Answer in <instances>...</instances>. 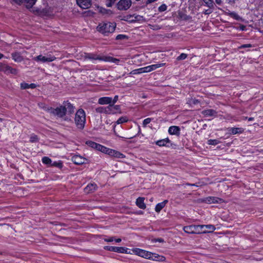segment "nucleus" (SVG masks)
<instances>
[{"mask_svg":"<svg viewBox=\"0 0 263 263\" xmlns=\"http://www.w3.org/2000/svg\"><path fill=\"white\" fill-rule=\"evenodd\" d=\"M199 225H191L183 227V230L189 234H200Z\"/></svg>","mask_w":263,"mask_h":263,"instance_id":"10","label":"nucleus"},{"mask_svg":"<svg viewBox=\"0 0 263 263\" xmlns=\"http://www.w3.org/2000/svg\"><path fill=\"white\" fill-rule=\"evenodd\" d=\"M133 17H134V19L132 20L131 21H138L141 23L146 22L145 18L143 16L140 15H134Z\"/></svg>","mask_w":263,"mask_h":263,"instance_id":"35","label":"nucleus"},{"mask_svg":"<svg viewBox=\"0 0 263 263\" xmlns=\"http://www.w3.org/2000/svg\"><path fill=\"white\" fill-rule=\"evenodd\" d=\"M171 143V140L168 138H166L163 139L159 140L155 142L156 145L160 147L165 146L169 147V144Z\"/></svg>","mask_w":263,"mask_h":263,"instance_id":"19","label":"nucleus"},{"mask_svg":"<svg viewBox=\"0 0 263 263\" xmlns=\"http://www.w3.org/2000/svg\"><path fill=\"white\" fill-rule=\"evenodd\" d=\"M204 3V6L212 9L214 6V2L213 0H202Z\"/></svg>","mask_w":263,"mask_h":263,"instance_id":"34","label":"nucleus"},{"mask_svg":"<svg viewBox=\"0 0 263 263\" xmlns=\"http://www.w3.org/2000/svg\"><path fill=\"white\" fill-rule=\"evenodd\" d=\"M37 140H38V138H37L36 135H32L30 136V141L31 142H35L37 141Z\"/></svg>","mask_w":263,"mask_h":263,"instance_id":"44","label":"nucleus"},{"mask_svg":"<svg viewBox=\"0 0 263 263\" xmlns=\"http://www.w3.org/2000/svg\"><path fill=\"white\" fill-rule=\"evenodd\" d=\"M187 185H195L194 184H190V183H187Z\"/></svg>","mask_w":263,"mask_h":263,"instance_id":"63","label":"nucleus"},{"mask_svg":"<svg viewBox=\"0 0 263 263\" xmlns=\"http://www.w3.org/2000/svg\"><path fill=\"white\" fill-rule=\"evenodd\" d=\"M95 110L97 113L107 114V106L97 107Z\"/></svg>","mask_w":263,"mask_h":263,"instance_id":"33","label":"nucleus"},{"mask_svg":"<svg viewBox=\"0 0 263 263\" xmlns=\"http://www.w3.org/2000/svg\"><path fill=\"white\" fill-rule=\"evenodd\" d=\"M168 202V200H165L163 201L158 203L155 206V211L157 213L160 212V211L165 206L166 204Z\"/></svg>","mask_w":263,"mask_h":263,"instance_id":"29","label":"nucleus"},{"mask_svg":"<svg viewBox=\"0 0 263 263\" xmlns=\"http://www.w3.org/2000/svg\"><path fill=\"white\" fill-rule=\"evenodd\" d=\"M108 2L106 3V6L110 7L112 6L113 4L116 1V0H107Z\"/></svg>","mask_w":263,"mask_h":263,"instance_id":"47","label":"nucleus"},{"mask_svg":"<svg viewBox=\"0 0 263 263\" xmlns=\"http://www.w3.org/2000/svg\"><path fill=\"white\" fill-rule=\"evenodd\" d=\"M100 152H101L104 154H108V155H109L110 156H112V157H114L116 158H125L124 155L121 153L120 152L115 151L114 149H112L107 148L103 145Z\"/></svg>","mask_w":263,"mask_h":263,"instance_id":"5","label":"nucleus"},{"mask_svg":"<svg viewBox=\"0 0 263 263\" xmlns=\"http://www.w3.org/2000/svg\"><path fill=\"white\" fill-rule=\"evenodd\" d=\"M229 130L231 134L235 135L237 134H242L244 132V129L241 127H232Z\"/></svg>","mask_w":263,"mask_h":263,"instance_id":"31","label":"nucleus"},{"mask_svg":"<svg viewBox=\"0 0 263 263\" xmlns=\"http://www.w3.org/2000/svg\"><path fill=\"white\" fill-rule=\"evenodd\" d=\"M104 240L106 242H112V241H113L114 240V237H110V238H105V239H104Z\"/></svg>","mask_w":263,"mask_h":263,"instance_id":"52","label":"nucleus"},{"mask_svg":"<svg viewBox=\"0 0 263 263\" xmlns=\"http://www.w3.org/2000/svg\"><path fill=\"white\" fill-rule=\"evenodd\" d=\"M71 161L77 165H81L88 163V160L86 158L80 155H74L71 158Z\"/></svg>","mask_w":263,"mask_h":263,"instance_id":"8","label":"nucleus"},{"mask_svg":"<svg viewBox=\"0 0 263 263\" xmlns=\"http://www.w3.org/2000/svg\"><path fill=\"white\" fill-rule=\"evenodd\" d=\"M165 65V63H160L153 64L146 67H141L135 70H133L130 72V74H138L143 73H146L151 72L159 67H162Z\"/></svg>","mask_w":263,"mask_h":263,"instance_id":"3","label":"nucleus"},{"mask_svg":"<svg viewBox=\"0 0 263 263\" xmlns=\"http://www.w3.org/2000/svg\"><path fill=\"white\" fill-rule=\"evenodd\" d=\"M104 56H100L93 53H84L83 58L85 60H99L102 61Z\"/></svg>","mask_w":263,"mask_h":263,"instance_id":"12","label":"nucleus"},{"mask_svg":"<svg viewBox=\"0 0 263 263\" xmlns=\"http://www.w3.org/2000/svg\"><path fill=\"white\" fill-rule=\"evenodd\" d=\"M37 0H24L23 5H24L27 8H31L33 5L35 4Z\"/></svg>","mask_w":263,"mask_h":263,"instance_id":"30","label":"nucleus"},{"mask_svg":"<svg viewBox=\"0 0 263 263\" xmlns=\"http://www.w3.org/2000/svg\"><path fill=\"white\" fill-rule=\"evenodd\" d=\"M202 114L205 117H216L217 112L216 110L212 109L204 110L202 111Z\"/></svg>","mask_w":263,"mask_h":263,"instance_id":"24","label":"nucleus"},{"mask_svg":"<svg viewBox=\"0 0 263 263\" xmlns=\"http://www.w3.org/2000/svg\"><path fill=\"white\" fill-rule=\"evenodd\" d=\"M36 14L42 16H47L49 14V10L48 8H45L43 9H37L36 10Z\"/></svg>","mask_w":263,"mask_h":263,"instance_id":"28","label":"nucleus"},{"mask_svg":"<svg viewBox=\"0 0 263 263\" xmlns=\"http://www.w3.org/2000/svg\"><path fill=\"white\" fill-rule=\"evenodd\" d=\"M74 107L70 103L67 102V112L72 114L74 112Z\"/></svg>","mask_w":263,"mask_h":263,"instance_id":"36","label":"nucleus"},{"mask_svg":"<svg viewBox=\"0 0 263 263\" xmlns=\"http://www.w3.org/2000/svg\"><path fill=\"white\" fill-rule=\"evenodd\" d=\"M252 45L250 44H243L239 47V48H245L252 47Z\"/></svg>","mask_w":263,"mask_h":263,"instance_id":"49","label":"nucleus"},{"mask_svg":"<svg viewBox=\"0 0 263 263\" xmlns=\"http://www.w3.org/2000/svg\"><path fill=\"white\" fill-rule=\"evenodd\" d=\"M128 119L127 117H125V116L121 117L118 119L116 123L118 124H122L123 123L127 122L128 121Z\"/></svg>","mask_w":263,"mask_h":263,"instance_id":"37","label":"nucleus"},{"mask_svg":"<svg viewBox=\"0 0 263 263\" xmlns=\"http://www.w3.org/2000/svg\"><path fill=\"white\" fill-rule=\"evenodd\" d=\"M132 251L133 253L141 257L147 259H151V255L152 252L142 250L139 248H134L132 250Z\"/></svg>","mask_w":263,"mask_h":263,"instance_id":"6","label":"nucleus"},{"mask_svg":"<svg viewBox=\"0 0 263 263\" xmlns=\"http://www.w3.org/2000/svg\"><path fill=\"white\" fill-rule=\"evenodd\" d=\"M21 87L23 89L29 88V84L26 83H22L21 84Z\"/></svg>","mask_w":263,"mask_h":263,"instance_id":"46","label":"nucleus"},{"mask_svg":"<svg viewBox=\"0 0 263 263\" xmlns=\"http://www.w3.org/2000/svg\"><path fill=\"white\" fill-rule=\"evenodd\" d=\"M74 124L79 130H82L85 126L86 122V113L83 109H78L74 119Z\"/></svg>","mask_w":263,"mask_h":263,"instance_id":"1","label":"nucleus"},{"mask_svg":"<svg viewBox=\"0 0 263 263\" xmlns=\"http://www.w3.org/2000/svg\"><path fill=\"white\" fill-rule=\"evenodd\" d=\"M98 8L99 10V12L102 14H107L108 13L109 11H110L109 10H107V9H106L104 8L101 7H98Z\"/></svg>","mask_w":263,"mask_h":263,"instance_id":"40","label":"nucleus"},{"mask_svg":"<svg viewBox=\"0 0 263 263\" xmlns=\"http://www.w3.org/2000/svg\"><path fill=\"white\" fill-rule=\"evenodd\" d=\"M4 57V55L2 53H0V60L2 59Z\"/></svg>","mask_w":263,"mask_h":263,"instance_id":"61","label":"nucleus"},{"mask_svg":"<svg viewBox=\"0 0 263 263\" xmlns=\"http://www.w3.org/2000/svg\"><path fill=\"white\" fill-rule=\"evenodd\" d=\"M168 132L171 135L179 136L180 133V128L177 126H171L169 127Z\"/></svg>","mask_w":263,"mask_h":263,"instance_id":"20","label":"nucleus"},{"mask_svg":"<svg viewBox=\"0 0 263 263\" xmlns=\"http://www.w3.org/2000/svg\"><path fill=\"white\" fill-rule=\"evenodd\" d=\"M132 17L131 15H127L126 16H124V18H123L122 20H124V21H128V20L129 18H130V17Z\"/></svg>","mask_w":263,"mask_h":263,"instance_id":"59","label":"nucleus"},{"mask_svg":"<svg viewBox=\"0 0 263 263\" xmlns=\"http://www.w3.org/2000/svg\"><path fill=\"white\" fill-rule=\"evenodd\" d=\"M128 37L124 34H118L116 37V39L117 40H124L127 39Z\"/></svg>","mask_w":263,"mask_h":263,"instance_id":"43","label":"nucleus"},{"mask_svg":"<svg viewBox=\"0 0 263 263\" xmlns=\"http://www.w3.org/2000/svg\"><path fill=\"white\" fill-rule=\"evenodd\" d=\"M167 6L163 4L159 7L158 11L161 12L165 11L167 9Z\"/></svg>","mask_w":263,"mask_h":263,"instance_id":"41","label":"nucleus"},{"mask_svg":"<svg viewBox=\"0 0 263 263\" xmlns=\"http://www.w3.org/2000/svg\"><path fill=\"white\" fill-rule=\"evenodd\" d=\"M189 17V16H186L185 17H184V19H187V18Z\"/></svg>","mask_w":263,"mask_h":263,"instance_id":"64","label":"nucleus"},{"mask_svg":"<svg viewBox=\"0 0 263 263\" xmlns=\"http://www.w3.org/2000/svg\"><path fill=\"white\" fill-rule=\"evenodd\" d=\"M254 120V118L251 117L248 119L249 121H253Z\"/></svg>","mask_w":263,"mask_h":263,"instance_id":"62","label":"nucleus"},{"mask_svg":"<svg viewBox=\"0 0 263 263\" xmlns=\"http://www.w3.org/2000/svg\"><path fill=\"white\" fill-rule=\"evenodd\" d=\"M152 121V119L150 118H147L144 119L143 121V126L144 127L146 126V125L149 124Z\"/></svg>","mask_w":263,"mask_h":263,"instance_id":"45","label":"nucleus"},{"mask_svg":"<svg viewBox=\"0 0 263 263\" xmlns=\"http://www.w3.org/2000/svg\"><path fill=\"white\" fill-rule=\"evenodd\" d=\"M154 242H164V240L162 238H159L155 239L154 240Z\"/></svg>","mask_w":263,"mask_h":263,"instance_id":"54","label":"nucleus"},{"mask_svg":"<svg viewBox=\"0 0 263 263\" xmlns=\"http://www.w3.org/2000/svg\"><path fill=\"white\" fill-rule=\"evenodd\" d=\"M205 201L208 203H221L223 200L221 198L215 197H208L205 198Z\"/></svg>","mask_w":263,"mask_h":263,"instance_id":"22","label":"nucleus"},{"mask_svg":"<svg viewBox=\"0 0 263 263\" xmlns=\"http://www.w3.org/2000/svg\"><path fill=\"white\" fill-rule=\"evenodd\" d=\"M42 162L47 164L49 166H57V163L56 162H54L53 163H52V160L50 158L48 157H43L42 159Z\"/></svg>","mask_w":263,"mask_h":263,"instance_id":"27","label":"nucleus"},{"mask_svg":"<svg viewBox=\"0 0 263 263\" xmlns=\"http://www.w3.org/2000/svg\"><path fill=\"white\" fill-rule=\"evenodd\" d=\"M187 57V55L185 53H182L177 58L178 61L183 60L185 59Z\"/></svg>","mask_w":263,"mask_h":263,"instance_id":"42","label":"nucleus"},{"mask_svg":"<svg viewBox=\"0 0 263 263\" xmlns=\"http://www.w3.org/2000/svg\"><path fill=\"white\" fill-rule=\"evenodd\" d=\"M220 143V141L217 139H210L208 141L209 145H216Z\"/></svg>","mask_w":263,"mask_h":263,"instance_id":"38","label":"nucleus"},{"mask_svg":"<svg viewBox=\"0 0 263 263\" xmlns=\"http://www.w3.org/2000/svg\"><path fill=\"white\" fill-rule=\"evenodd\" d=\"M44 109L48 112L57 116L58 117H62L66 114V108L65 106H60L54 109L50 107H45Z\"/></svg>","mask_w":263,"mask_h":263,"instance_id":"4","label":"nucleus"},{"mask_svg":"<svg viewBox=\"0 0 263 263\" xmlns=\"http://www.w3.org/2000/svg\"><path fill=\"white\" fill-rule=\"evenodd\" d=\"M144 198L138 197L136 200V205L141 209H145L146 208V204L144 203Z\"/></svg>","mask_w":263,"mask_h":263,"instance_id":"25","label":"nucleus"},{"mask_svg":"<svg viewBox=\"0 0 263 263\" xmlns=\"http://www.w3.org/2000/svg\"><path fill=\"white\" fill-rule=\"evenodd\" d=\"M215 2L217 4L220 5H221V4L222 3V0H215Z\"/></svg>","mask_w":263,"mask_h":263,"instance_id":"58","label":"nucleus"},{"mask_svg":"<svg viewBox=\"0 0 263 263\" xmlns=\"http://www.w3.org/2000/svg\"><path fill=\"white\" fill-rule=\"evenodd\" d=\"M103 61L118 64L119 62L120 61V60L111 57L104 56Z\"/></svg>","mask_w":263,"mask_h":263,"instance_id":"32","label":"nucleus"},{"mask_svg":"<svg viewBox=\"0 0 263 263\" xmlns=\"http://www.w3.org/2000/svg\"><path fill=\"white\" fill-rule=\"evenodd\" d=\"M200 233H211L216 229L215 227L212 224L199 225Z\"/></svg>","mask_w":263,"mask_h":263,"instance_id":"14","label":"nucleus"},{"mask_svg":"<svg viewBox=\"0 0 263 263\" xmlns=\"http://www.w3.org/2000/svg\"><path fill=\"white\" fill-rule=\"evenodd\" d=\"M85 144L88 147L99 151H101L103 146V145L90 140L86 141L85 142Z\"/></svg>","mask_w":263,"mask_h":263,"instance_id":"17","label":"nucleus"},{"mask_svg":"<svg viewBox=\"0 0 263 263\" xmlns=\"http://www.w3.org/2000/svg\"><path fill=\"white\" fill-rule=\"evenodd\" d=\"M151 260L162 262L165 261L166 258L164 256L159 255L158 254L152 253Z\"/></svg>","mask_w":263,"mask_h":263,"instance_id":"21","label":"nucleus"},{"mask_svg":"<svg viewBox=\"0 0 263 263\" xmlns=\"http://www.w3.org/2000/svg\"><path fill=\"white\" fill-rule=\"evenodd\" d=\"M114 240L116 242H120L121 241V239H120V238L114 239Z\"/></svg>","mask_w":263,"mask_h":263,"instance_id":"60","label":"nucleus"},{"mask_svg":"<svg viewBox=\"0 0 263 263\" xmlns=\"http://www.w3.org/2000/svg\"><path fill=\"white\" fill-rule=\"evenodd\" d=\"M104 249L108 250V251L118 252V253H126V254L129 253L128 252V249L127 248H124V247L105 246V247H104Z\"/></svg>","mask_w":263,"mask_h":263,"instance_id":"11","label":"nucleus"},{"mask_svg":"<svg viewBox=\"0 0 263 263\" xmlns=\"http://www.w3.org/2000/svg\"><path fill=\"white\" fill-rule=\"evenodd\" d=\"M131 5V0H120L117 4V7L119 10H126L130 8Z\"/></svg>","mask_w":263,"mask_h":263,"instance_id":"9","label":"nucleus"},{"mask_svg":"<svg viewBox=\"0 0 263 263\" xmlns=\"http://www.w3.org/2000/svg\"><path fill=\"white\" fill-rule=\"evenodd\" d=\"M229 15L236 20H239L240 19V16L236 13H235L234 12L230 13Z\"/></svg>","mask_w":263,"mask_h":263,"instance_id":"39","label":"nucleus"},{"mask_svg":"<svg viewBox=\"0 0 263 263\" xmlns=\"http://www.w3.org/2000/svg\"><path fill=\"white\" fill-rule=\"evenodd\" d=\"M227 1L228 2V3L229 4H234L235 3L236 0H227Z\"/></svg>","mask_w":263,"mask_h":263,"instance_id":"57","label":"nucleus"},{"mask_svg":"<svg viewBox=\"0 0 263 263\" xmlns=\"http://www.w3.org/2000/svg\"><path fill=\"white\" fill-rule=\"evenodd\" d=\"M246 27L245 25H240L238 27V29H239L240 30L243 31V30H246Z\"/></svg>","mask_w":263,"mask_h":263,"instance_id":"53","label":"nucleus"},{"mask_svg":"<svg viewBox=\"0 0 263 263\" xmlns=\"http://www.w3.org/2000/svg\"><path fill=\"white\" fill-rule=\"evenodd\" d=\"M77 4L83 9L89 8L91 5V0H76Z\"/></svg>","mask_w":263,"mask_h":263,"instance_id":"16","label":"nucleus"},{"mask_svg":"<svg viewBox=\"0 0 263 263\" xmlns=\"http://www.w3.org/2000/svg\"><path fill=\"white\" fill-rule=\"evenodd\" d=\"M212 12V11H210L209 10H205L204 12H203V13L204 14H211V13Z\"/></svg>","mask_w":263,"mask_h":263,"instance_id":"55","label":"nucleus"},{"mask_svg":"<svg viewBox=\"0 0 263 263\" xmlns=\"http://www.w3.org/2000/svg\"><path fill=\"white\" fill-rule=\"evenodd\" d=\"M112 98L109 97H103L98 99V103L100 105H110L112 102Z\"/></svg>","mask_w":263,"mask_h":263,"instance_id":"18","label":"nucleus"},{"mask_svg":"<svg viewBox=\"0 0 263 263\" xmlns=\"http://www.w3.org/2000/svg\"><path fill=\"white\" fill-rule=\"evenodd\" d=\"M120 106L118 105L110 104L107 106V114H116L120 112Z\"/></svg>","mask_w":263,"mask_h":263,"instance_id":"15","label":"nucleus"},{"mask_svg":"<svg viewBox=\"0 0 263 263\" xmlns=\"http://www.w3.org/2000/svg\"><path fill=\"white\" fill-rule=\"evenodd\" d=\"M13 2H14L16 4L18 5H23V1L24 0H13Z\"/></svg>","mask_w":263,"mask_h":263,"instance_id":"51","label":"nucleus"},{"mask_svg":"<svg viewBox=\"0 0 263 263\" xmlns=\"http://www.w3.org/2000/svg\"><path fill=\"white\" fill-rule=\"evenodd\" d=\"M116 27V24L115 23L102 22L98 26L97 30L104 35H108L109 33L114 32Z\"/></svg>","mask_w":263,"mask_h":263,"instance_id":"2","label":"nucleus"},{"mask_svg":"<svg viewBox=\"0 0 263 263\" xmlns=\"http://www.w3.org/2000/svg\"><path fill=\"white\" fill-rule=\"evenodd\" d=\"M36 87V85L34 83H31L29 84V88H35Z\"/></svg>","mask_w":263,"mask_h":263,"instance_id":"56","label":"nucleus"},{"mask_svg":"<svg viewBox=\"0 0 263 263\" xmlns=\"http://www.w3.org/2000/svg\"><path fill=\"white\" fill-rule=\"evenodd\" d=\"M0 71L4 72L6 73H12V74H16L17 73L16 69L13 68L12 67L3 64L2 63H0Z\"/></svg>","mask_w":263,"mask_h":263,"instance_id":"13","label":"nucleus"},{"mask_svg":"<svg viewBox=\"0 0 263 263\" xmlns=\"http://www.w3.org/2000/svg\"><path fill=\"white\" fill-rule=\"evenodd\" d=\"M149 26L150 28L153 30H158L161 29V27L158 25H149Z\"/></svg>","mask_w":263,"mask_h":263,"instance_id":"48","label":"nucleus"},{"mask_svg":"<svg viewBox=\"0 0 263 263\" xmlns=\"http://www.w3.org/2000/svg\"><path fill=\"white\" fill-rule=\"evenodd\" d=\"M97 187L95 183H89L84 189L85 192L87 193L92 192L96 190Z\"/></svg>","mask_w":263,"mask_h":263,"instance_id":"26","label":"nucleus"},{"mask_svg":"<svg viewBox=\"0 0 263 263\" xmlns=\"http://www.w3.org/2000/svg\"><path fill=\"white\" fill-rule=\"evenodd\" d=\"M55 59V58L54 56L51 55H43L41 54L33 58L34 61L41 63L50 62L53 61Z\"/></svg>","mask_w":263,"mask_h":263,"instance_id":"7","label":"nucleus"},{"mask_svg":"<svg viewBox=\"0 0 263 263\" xmlns=\"http://www.w3.org/2000/svg\"><path fill=\"white\" fill-rule=\"evenodd\" d=\"M12 59L15 62H21L24 60L23 57L21 55V53L15 52L11 54Z\"/></svg>","mask_w":263,"mask_h":263,"instance_id":"23","label":"nucleus"},{"mask_svg":"<svg viewBox=\"0 0 263 263\" xmlns=\"http://www.w3.org/2000/svg\"><path fill=\"white\" fill-rule=\"evenodd\" d=\"M119 97L118 96L116 95L115 96L114 98H112V102L111 103L115 104L118 100Z\"/></svg>","mask_w":263,"mask_h":263,"instance_id":"50","label":"nucleus"}]
</instances>
